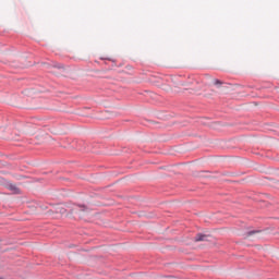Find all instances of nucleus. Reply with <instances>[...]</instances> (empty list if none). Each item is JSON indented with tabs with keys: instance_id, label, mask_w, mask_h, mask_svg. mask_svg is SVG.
<instances>
[{
	"instance_id": "f257e3e1",
	"label": "nucleus",
	"mask_w": 279,
	"mask_h": 279,
	"mask_svg": "<svg viewBox=\"0 0 279 279\" xmlns=\"http://www.w3.org/2000/svg\"><path fill=\"white\" fill-rule=\"evenodd\" d=\"M195 241H208V236L198 234L196 235Z\"/></svg>"
}]
</instances>
